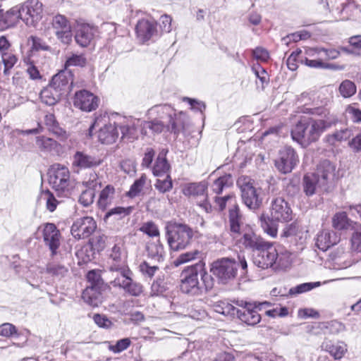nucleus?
Segmentation results:
<instances>
[{"label":"nucleus","instance_id":"1","mask_svg":"<svg viewBox=\"0 0 361 361\" xmlns=\"http://www.w3.org/2000/svg\"><path fill=\"white\" fill-rule=\"evenodd\" d=\"M270 215L260 216L262 227L270 236L275 238L277 235V226L276 223L288 222L293 219V211L289 203L282 197H276L271 200Z\"/></svg>","mask_w":361,"mask_h":361},{"label":"nucleus","instance_id":"2","mask_svg":"<svg viewBox=\"0 0 361 361\" xmlns=\"http://www.w3.org/2000/svg\"><path fill=\"white\" fill-rule=\"evenodd\" d=\"M165 229L168 245L173 251L186 249L191 245L196 233L188 225L177 222L168 223Z\"/></svg>","mask_w":361,"mask_h":361},{"label":"nucleus","instance_id":"3","mask_svg":"<svg viewBox=\"0 0 361 361\" xmlns=\"http://www.w3.org/2000/svg\"><path fill=\"white\" fill-rule=\"evenodd\" d=\"M307 106V104H305L301 107V111L305 115L301 117L300 121L291 130L293 139L304 147L316 140V121L309 116L310 114H314V109Z\"/></svg>","mask_w":361,"mask_h":361},{"label":"nucleus","instance_id":"4","mask_svg":"<svg viewBox=\"0 0 361 361\" xmlns=\"http://www.w3.org/2000/svg\"><path fill=\"white\" fill-rule=\"evenodd\" d=\"M118 275L111 282L114 287L122 288L126 293L134 297L140 296L143 292V286L132 279L133 273L128 265L114 267Z\"/></svg>","mask_w":361,"mask_h":361},{"label":"nucleus","instance_id":"5","mask_svg":"<svg viewBox=\"0 0 361 361\" xmlns=\"http://www.w3.org/2000/svg\"><path fill=\"white\" fill-rule=\"evenodd\" d=\"M360 259V257L356 256L351 249L349 250L348 248L339 246L329 255L324 266L319 268V272H322L324 268L334 270L346 269Z\"/></svg>","mask_w":361,"mask_h":361},{"label":"nucleus","instance_id":"6","mask_svg":"<svg viewBox=\"0 0 361 361\" xmlns=\"http://www.w3.org/2000/svg\"><path fill=\"white\" fill-rule=\"evenodd\" d=\"M253 184V180L245 176H240L237 180V185L240 189L244 204L249 209L256 210L262 205V198L259 196V190Z\"/></svg>","mask_w":361,"mask_h":361},{"label":"nucleus","instance_id":"7","mask_svg":"<svg viewBox=\"0 0 361 361\" xmlns=\"http://www.w3.org/2000/svg\"><path fill=\"white\" fill-rule=\"evenodd\" d=\"M49 183L58 195L68 196L70 191V172L67 167L54 165L49 171Z\"/></svg>","mask_w":361,"mask_h":361},{"label":"nucleus","instance_id":"8","mask_svg":"<svg viewBox=\"0 0 361 361\" xmlns=\"http://www.w3.org/2000/svg\"><path fill=\"white\" fill-rule=\"evenodd\" d=\"M238 271L236 262L229 257H222L212 262L210 271L222 283L235 278Z\"/></svg>","mask_w":361,"mask_h":361},{"label":"nucleus","instance_id":"9","mask_svg":"<svg viewBox=\"0 0 361 361\" xmlns=\"http://www.w3.org/2000/svg\"><path fill=\"white\" fill-rule=\"evenodd\" d=\"M154 108L157 109L159 114H166L168 131L178 135L185 130L188 121L186 114L182 112L175 114L171 106L167 104L155 106Z\"/></svg>","mask_w":361,"mask_h":361},{"label":"nucleus","instance_id":"10","mask_svg":"<svg viewBox=\"0 0 361 361\" xmlns=\"http://www.w3.org/2000/svg\"><path fill=\"white\" fill-rule=\"evenodd\" d=\"M18 7L21 20L28 26H35L42 18V4L39 0H27Z\"/></svg>","mask_w":361,"mask_h":361},{"label":"nucleus","instance_id":"11","mask_svg":"<svg viewBox=\"0 0 361 361\" xmlns=\"http://www.w3.org/2000/svg\"><path fill=\"white\" fill-rule=\"evenodd\" d=\"M233 302L237 306L241 307L237 311V318L242 322L255 326L261 321V316L257 310L254 303L243 300H233Z\"/></svg>","mask_w":361,"mask_h":361},{"label":"nucleus","instance_id":"12","mask_svg":"<svg viewBox=\"0 0 361 361\" xmlns=\"http://www.w3.org/2000/svg\"><path fill=\"white\" fill-rule=\"evenodd\" d=\"M51 27L57 39L64 44L72 42V29L70 21L63 15L57 14L52 18Z\"/></svg>","mask_w":361,"mask_h":361},{"label":"nucleus","instance_id":"13","mask_svg":"<svg viewBox=\"0 0 361 361\" xmlns=\"http://www.w3.org/2000/svg\"><path fill=\"white\" fill-rule=\"evenodd\" d=\"M336 167L329 161H324L317 174V186L322 192L331 191L335 185Z\"/></svg>","mask_w":361,"mask_h":361},{"label":"nucleus","instance_id":"14","mask_svg":"<svg viewBox=\"0 0 361 361\" xmlns=\"http://www.w3.org/2000/svg\"><path fill=\"white\" fill-rule=\"evenodd\" d=\"M298 157L290 147H284L279 152V158L275 160V166L282 173L292 171L298 163Z\"/></svg>","mask_w":361,"mask_h":361},{"label":"nucleus","instance_id":"15","mask_svg":"<svg viewBox=\"0 0 361 361\" xmlns=\"http://www.w3.org/2000/svg\"><path fill=\"white\" fill-rule=\"evenodd\" d=\"M278 259L276 250L269 243L259 247L253 255V263L262 269L271 267Z\"/></svg>","mask_w":361,"mask_h":361},{"label":"nucleus","instance_id":"16","mask_svg":"<svg viewBox=\"0 0 361 361\" xmlns=\"http://www.w3.org/2000/svg\"><path fill=\"white\" fill-rule=\"evenodd\" d=\"M97 228L96 221L92 217L84 216L78 219L71 226V234L75 239H83L90 236Z\"/></svg>","mask_w":361,"mask_h":361},{"label":"nucleus","instance_id":"17","mask_svg":"<svg viewBox=\"0 0 361 361\" xmlns=\"http://www.w3.org/2000/svg\"><path fill=\"white\" fill-rule=\"evenodd\" d=\"M99 98L92 92L83 90L75 92L73 98V105L79 109L90 112L99 106Z\"/></svg>","mask_w":361,"mask_h":361},{"label":"nucleus","instance_id":"18","mask_svg":"<svg viewBox=\"0 0 361 361\" xmlns=\"http://www.w3.org/2000/svg\"><path fill=\"white\" fill-rule=\"evenodd\" d=\"M98 34L97 27L88 23H78L75 28V39L82 47H86L94 39Z\"/></svg>","mask_w":361,"mask_h":361},{"label":"nucleus","instance_id":"19","mask_svg":"<svg viewBox=\"0 0 361 361\" xmlns=\"http://www.w3.org/2000/svg\"><path fill=\"white\" fill-rule=\"evenodd\" d=\"M207 185L204 182L189 183L183 189V194L186 196H192L195 197H202V200L198 203L207 212L211 209V205L207 202V195L206 191Z\"/></svg>","mask_w":361,"mask_h":361},{"label":"nucleus","instance_id":"20","mask_svg":"<svg viewBox=\"0 0 361 361\" xmlns=\"http://www.w3.org/2000/svg\"><path fill=\"white\" fill-rule=\"evenodd\" d=\"M181 276V290L185 293H197L200 288L197 271L195 269V265L184 270L182 272Z\"/></svg>","mask_w":361,"mask_h":361},{"label":"nucleus","instance_id":"21","mask_svg":"<svg viewBox=\"0 0 361 361\" xmlns=\"http://www.w3.org/2000/svg\"><path fill=\"white\" fill-rule=\"evenodd\" d=\"M42 235L45 245L49 247L52 255H55L61 244V235L56 226L54 224H46L42 231Z\"/></svg>","mask_w":361,"mask_h":361},{"label":"nucleus","instance_id":"22","mask_svg":"<svg viewBox=\"0 0 361 361\" xmlns=\"http://www.w3.org/2000/svg\"><path fill=\"white\" fill-rule=\"evenodd\" d=\"M71 85L73 84V75L71 71H61L52 77L49 85L57 90L61 95L71 91Z\"/></svg>","mask_w":361,"mask_h":361},{"label":"nucleus","instance_id":"23","mask_svg":"<svg viewBox=\"0 0 361 361\" xmlns=\"http://www.w3.org/2000/svg\"><path fill=\"white\" fill-rule=\"evenodd\" d=\"M135 30L137 38L144 43L157 33V23L154 20L142 19L137 22Z\"/></svg>","mask_w":361,"mask_h":361},{"label":"nucleus","instance_id":"24","mask_svg":"<svg viewBox=\"0 0 361 361\" xmlns=\"http://www.w3.org/2000/svg\"><path fill=\"white\" fill-rule=\"evenodd\" d=\"M102 159L84 152H77L73 156V165L80 169H90L99 166Z\"/></svg>","mask_w":361,"mask_h":361},{"label":"nucleus","instance_id":"25","mask_svg":"<svg viewBox=\"0 0 361 361\" xmlns=\"http://www.w3.org/2000/svg\"><path fill=\"white\" fill-rule=\"evenodd\" d=\"M228 219L232 236L234 238H238L245 231L243 216L238 206H235V209H229Z\"/></svg>","mask_w":361,"mask_h":361},{"label":"nucleus","instance_id":"26","mask_svg":"<svg viewBox=\"0 0 361 361\" xmlns=\"http://www.w3.org/2000/svg\"><path fill=\"white\" fill-rule=\"evenodd\" d=\"M321 348L328 352L335 360L341 359L348 350L347 345L344 342H333L327 339L322 342Z\"/></svg>","mask_w":361,"mask_h":361},{"label":"nucleus","instance_id":"27","mask_svg":"<svg viewBox=\"0 0 361 361\" xmlns=\"http://www.w3.org/2000/svg\"><path fill=\"white\" fill-rule=\"evenodd\" d=\"M2 11H0V29L5 30L8 27H13L17 24L20 19H21V15L19 7L15 6L7 11L5 13H1Z\"/></svg>","mask_w":361,"mask_h":361},{"label":"nucleus","instance_id":"28","mask_svg":"<svg viewBox=\"0 0 361 361\" xmlns=\"http://www.w3.org/2000/svg\"><path fill=\"white\" fill-rule=\"evenodd\" d=\"M87 188L82 192L79 202L85 207H88L94 202L95 190L102 187V183L97 178L89 180L86 183Z\"/></svg>","mask_w":361,"mask_h":361},{"label":"nucleus","instance_id":"29","mask_svg":"<svg viewBox=\"0 0 361 361\" xmlns=\"http://www.w3.org/2000/svg\"><path fill=\"white\" fill-rule=\"evenodd\" d=\"M44 125L47 127L48 130L54 134L60 140L64 141L68 137V134L65 130L59 126V123L56 121L54 114H46L44 116Z\"/></svg>","mask_w":361,"mask_h":361},{"label":"nucleus","instance_id":"30","mask_svg":"<svg viewBox=\"0 0 361 361\" xmlns=\"http://www.w3.org/2000/svg\"><path fill=\"white\" fill-rule=\"evenodd\" d=\"M240 242L247 248L252 249L255 252L259 248L265 246V241L259 236L255 235L252 231H244Z\"/></svg>","mask_w":361,"mask_h":361},{"label":"nucleus","instance_id":"31","mask_svg":"<svg viewBox=\"0 0 361 361\" xmlns=\"http://www.w3.org/2000/svg\"><path fill=\"white\" fill-rule=\"evenodd\" d=\"M118 136V127L109 123L101 128L98 133V138L103 144H111L116 142Z\"/></svg>","mask_w":361,"mask_h":361},{"label":"nucleus","instance_id":"32","mask_svg":"<svg viewBox=\"0 0 361 361\" xmlns=\"http://www.w3.org/2000/svg\"><path fill=\"white\" fill-rule=\"evenodd\" d=\"M300 230L297 222L286 225L281 233V239L284 242L297 245L298 238L301 239Z\"/></svg>","mask_w":361,"mask_h":361},{"label":"nucleus","instance_id":"33","mask_svg":"<svg viewBox=\"0 0 361 361\" xmlns=\"http://www.w3.org/2000/svg\"><path fill=\"white\" fill-rule=\"evenodd\" d=\"M104 289L87 287L82 293V298L90 305L97 307L102 302V293Z\"/></svg>","mask_w":361,"mask_h":361},{"label":"nucleus","instance_id":"34","mask_svg":"<svg viewBox=\"0 0 361 361\" xmlns=\"http://www.w3.org/2000/svg\"><path fill=\"white\" fill-rule=\"evenodd\" d=\"M115 197V188L111 185H107L99 194L97 205L102 210H105L111 205Z\"/></svg>","mask_w":361,"mask_h":361},{"label":"nucleus","instance_id":"35","mask_svg":"<svg viewBox=\"0 0 361 361\" xmlns=\"http://www.w3.org/2000/svg\"><path fill=\"white\" fill-rule=\"evenodd\" d=\"M355 223L350 220L345 212H337L332 218V226L338 231H346L353 228Z\"/></svg>","mask_w":361,"mask_h":361},{"label":"nucleus","instance_id":"36","mask_svg":"<svg viewBox=\"0 0 361 361\" xmlns=\"http://www.w3.org/2000/svg\"><path fill=\"white\" fill-rule=\"evenodd\" d=\"M148 257L154 262H160L164 259V250L159 240L149 242L146 246Z\"/></svg>","mask_w":361,"mask_h":361},{"label":"nucleus","instance_id":"37","mask_svg":"<svg viewBox=\"0 0 361 361\" xmlns=\"http://www.w3.org/2000/svg\"><path fill=\"white\" fill-rule=\"evenodd\" d=\"M36 147L44 153H51L56 151L59 144L52 138L41 135L35 138Z\"/></svg>","mask_w":361,"mask_h":361},{"label":"nucleus","instance_id":"38","mask_svg":"<svg viewBox=\"0 0 361 361\" xmlns=\"http://www.w3.org/2000/svg\"><path fill=\"white\" fill-rule=\"evenodd\" d=\"M166 153V152L162 150L157 158L155 164L152 168V172L155 176L166 175L170 170V165L165 157Z\"/></svg>","mask_w":361,"mask_h":361},{"label":"nucleus","instance_id":"39","mask_svg":"<svg viewBox=\"0 0 361 361\" xmlns=\"http://www.w3.org/2000/svg\"><path fill=\"white\" fill-rule=\"evenodd\" d=\"M62 95L57 90L49 85L40 92V99L42 102L49 106L56 104L61 99Z\"/></svg>","mask_w":361,"mask_h":361},{"label":"nucleus","instance_id":"40","mask_svg":"<svg viewBox=\"0 0 361 361\" xmlns=\"http://www.w3.org/2000/svg\"><path fill=\"white\" fill-rule=\"evenodd\" d=\"M335 122V117L331 115L326 109L319 111V108L317 107V131L319 130H324L331 127Z\"/></svg>","mask_w":361,"mask_h":361},{"label":"nucleus","instance_id":"41","mask_svg":"<svg viewBox=\"0 0 361 361\" xmlns=\"http://www.w3.org/2000/svg\"><path fill=\"white\" fill-rule=\"evenodd\" d=\"M317 16L320 23L333 21L334 16L327 0H319L317 4Z\"/></svg>","mask_w":361,"mask_h":361},{"label":"nucleus","instance_id":"42","mask_svg":"<svg viewBox=\"0 0 361 361\" xmlns=\"http://www.w3.org/2000/svg\"><path fill=\"white\" fill-rule=\"evenodd\" d=\"M349 47H340V49L348 54L361 55V35H354L348 38Z\"/></svg>","mask_w":361,"mask_h":361},{"label":"nucleus","instance_id":"43","mask_svg":"<svg viewBox=\"0 0 361 361\" xmlns=\"http://www.w3.org/2000/svg\"><path fill=\"white\" fill-rule=\"evenodd\" d=\"M110 258L112 260L109 266V271L112 273L113 276L118 275V271L113 269L114 267L121 265H127L124 259L121 256V247L115 245L111 250Z\"/></svg>","mask_w":361,"mask_h":361},{"label":"nucleus","instance_id":"44","mask_svg":"<svg viewBox=\"0 0 361 361\" xmlns=\"http://www.w3.org/2000/svg\"><path fill=\"white\" fill-rule=\"evenodd\" d=\"M233 180L230 174H225L216 179L212 185L213 192L220 194L224 188H229L233 185Z\"/></svg>","mask_w":361,"mask_h":361},{"label":"nucleus","instance_id":"45","mask_svg":"<svg viewBox=\"0 0 361 361\" xmlns=\"http://www.w3.org/2000/svg\"><path fill=\"white\" fill-rule=\"evenodd\" d=\"M317 328L324 331V334H338L345 330V326L336 320L327 323H319Z\"/></svg>","mask_w":361,"mask_h":361},{"label":"nucleus","instance_id":"46","mask_svg":"<svg viewBox=\"0 0 361 361\" xmlns=\"http://www.w3.org/2000/svg\"><path fill=\"white\" fill-rule=\"evenodd\" d=\"M195 269L197 271V275L200 274L201 279L204 283L206 290H210L214 286L213 279L204 269V263L200 261L198 263L195 264Z\"/></svg>","mask_w":361,"mask_h":361},{"label":"nucleus","instance_id":"47","mask_svg":"<svg viewBox=\"0 0 361 361\" xmlns=\"http://www.w3.org/2000/svg\"><path fill=\"white\" fill-rule=\"evenodd\" d=\"M47 273L57 279L65 277L68 273V268L57 263H49L47 266Z\"/></svg>","mask_w":361,"mask_h":361},{"label":"nucleus","instance_id":"48","mask_svg":"<svg viewBox=\"0 0 361 361\" xmlns=\"http://www.w3.org/2000/svg\"><path fill=\"white\" fill-rule=\"evenodd\" d=\"M303 190L306 195L312 196L316 190V173H307L303 178Z\"/></svg>","mask_w":361,"mask_h":361},{"label":"nucleus","instance_id":"49","mask_svg":"<svg viewBox=\"0 0 361 361\" xmlns=\"http://www.w3.org/2000/svg\"><path fill=\"white\" fill-rule=\"evenodd\" d=\"M201 257V252L198 250H194L190 252L182 253L174 261L173 264L178 267L181 264L188 263L190 261L199 259Z\"/></svg>","mask_w":361,"mask_h":361},{"label":"nucleus","instance_id":"50","mask_svg":"<svg viewBox=\"0 0 361 361\" xmlns=\"http://www.w3.org/2000/svg\"><path fill=\"white\" fill-rule=\"evenodd\" d=\"M215 203L219 207L220 211H223L227 204L231 207L229 209H235V206H238L236 197L233 194H229L221 197H216Z\"/></svg>","mask_w":361,"mask_h":361},{"label":"nucleus","instance_id":"51","mask_svg":"<svg viewBox=\"0 0 361 361\" xmlns=\"http://www.w3.org/2000/svg\"><path fill=\"white\" fill-rule=\"evenodd\" d=\"M87 278L90 285L87 287H94L96 288H105L106 286L99 271L92 270L87 274Z\"/></svg>","mask_w":361,"mask_h":361},{"label":"nucleus","instance_id":"52","mask_svg":"<svg viewBox=\"0 0 361 361\" xmlns=\"http://www.w3.org/2000/svg\"><path fill=\"white\" fill-rule=\"evenodd\" d=\"M147 181V176L145 174H142L140 178L135 180L133 184L131 185L130 190L127 195L128 197L133 198L140 195Z\"/></svg>","mask_w":361,"mask_h":361},{"label":"nucleus","instance_id":"53","mask_svg":"<svg viewBox=\"0 0 361 361\" xmlns=\"http://www.w3.org/2000/svg\"><path fill=\"white\" fill-rule=\"evenodd\" d=\"M316 288V282L304 283L292 287L288 290V296L296 297Z\"/></svg>","mask_w":361,"mask_h":361},{"label":"nucleus","instance_id":"54","mask_svg":"<svg viewBox=\"0 0 361 361\" xmlns=\"http://www.w3.org/2000/svg\"><path fill=\"white\" fill-rule=\"evenodd\" d=\"M338 91L343 97L348 98L356 93V86L353 82L345 80L339 85Z\"/></svg>","mask_w":361,"mask_h":361},{"label":"nucleus","instance_id":"55","mask_svg":"<svg viewBox=\"0 0 361 361\" xmlns=\"http://www.w3.org/2000/svg\"><path fill=\"white\" fill-rule=\"evenodd\" d=\"M1 61L4 66V74L8 75L10 74V70L18 61V58L15 54L9 51L1 54Z\"/></svg>","mask_w":361,"mask_h":361},{"label":"nucleus","instance_id":"56","mask_svg":"<svg viewBox=\"0 0 361 361\" xmlns=\"http://www.w3.org/2000/svg\"><path fill=\"white\" fill-rule=\"evenodd\" d=\"M162 120L154 119L146 123V127L155 133H161L165 128H167L166 114H159Z\"/></svg>","mask_w":361,"mask_h":361},{"label":"nucleus","instance_id":"57","mask_svg":"<svg viewBox=\"0 0 361 361\" xmlns=\"http://www.w3.org/2000/svg\"><path fill=\"white\" fill-rule=\"evenodd\" d=\"M86 64V59L82 54H72L70 56L67 57L65 63V70L71 66H81L83 67Z\"/></svg>","mask_w":361,"mask_h":361},{"label":"nucleus","instance_id":"58","mask_svg":"<svg viewBox=\"0 0 361 361\" xmlns=\"http://www.w3.org/2000/svg\"><path fill=\"white\" fill-rule=\"evenodd\" d=\"M350 243V249L356 256H359L358 254L361 252V226H359L353 233Z\"/></svg>","mask_w":361,"mask_h":361},{"label":"nucleus","instance_id":"59","mask_svg":"<svg viewBox=\"0 0 361 361\" xmlns=\"http://www.w3.org/2000/svg\"><path fill=\"white\" fill-rule=\"evenodd\" d=\"M353 135V128H345L341 129L335 132L332 135H331L329 138V141L331 142V144H334V140L336 141H343L349 139Z\"/></svg>","mask_w":361,"mask_h":361},{"label":"nucleus","instance_id":"60","mask_svg":"<svg viewBox=\"0 0 361 361\" xmlns=\"http://www.w3.org/2000/svg\"><path fill=\"white\" fill-rule=\"evenodd\" d=\"M154 187L161 193L170 191L173 188V183L169 174H166L164 179L158 178L154 184Z\"/></svg>","mask_w":361,"mask_h":361},{"label":"nucleus","instance_id":"61","mask_svg":"<svg viewBox=\"0 0 361 361\" xmlns=\"http://www.w3.org/2000/svg\"><path fill=\"white\" fill-rule=\"evenodd\" d=\"M140 231L149 237H159L160 235L158 226L152 221L143 223Z\"/></svg>","mask_w":361,"mask_h":361},{"label":"nucleus","instance_id":"62","mask_svg":"<svg viewBox=\"0 0 361 361\" xmlns=\"http://www.w3.org/2000/svg\"><path fill=\"white\" fill-rule=\"evenodd\" d=\"M131 344L129 338H125L116 341L114 345H109V350L114 353H120L126 350Z\"/></svg>","mask_w":361,"mask_h":361},{"label":"nucleus","instance_id":"63","mask_svg":"<svg viewBox=\"0 0 361 361\" xmlns=\"http://www.w3.org/2000/svg\"><path fill=\"white\" fill-rule=\"evenodd\" d=\"M131 212V207H117L110 209L108 212H106L104 219L106 220L114 215L117 216L118 219H121L130 214Z\"/></svg>","mask_w":361,"mask_h":361},{"label":"nucleus","instance_id":"64","mask_svg":"<svg viewBox=\"0 0 361 361\" xmlns=\"http://www.w3.org/2000/svg\"><path fill=\"white\" fill-rule=\"evenodd\" d=\"M94 322L101 328L110 329L114 327V323L106 315L96 314L93 317Z\"/></svg>","mask_w":361,"mask_h":361}]
</instances>
